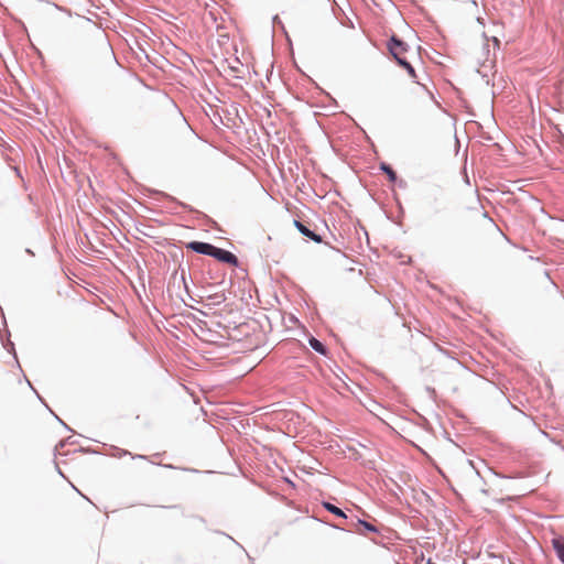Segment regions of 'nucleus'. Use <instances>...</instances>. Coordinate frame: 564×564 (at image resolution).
I'll return each mask as SVG.
<instances>
[{
    "mask_svg": "<svg viewBox=\"0 0 564 564\" xmlns=\"http://www.w3.org/2000/svg\"><path fill=\"white\" fill-rule=\"evenodd\" d=\"M186 247H187V249H191L197 253L207 254L210 257H212L214 248H215V246H213L210 243L199 242V241L188 242Z\"/></svg>",
    "mask_w": 564,
    "mask_h": 564,
    "instance_id": "nucleus-4",
    "label": "nucleus"
},
{
    "mask_svg": "<svg viewBox=\"0 0 564 564\" xmlns=\"http://www.w3.org/2000/svg\"><path fill=\"white\" fill-rule=\"evenodd\" d=\"M381 170L384 171L389 177V181L390 182H394L397 180V174L395 172L391 169V166L387 165V164H382L381 165Z\"/></svg>",
    "mask_w": 564,
    "mask_h": 564,
    "instance_id": "nucleus-10",
    "label": "nucleus"
},
{
    "mask_svg": "<svg viewBox=\"0 0 564 564\" xmlns=\"http://www.w3.org/2000/svg\"><path fill=\"white\" fill-rule=\"evenodd\" d=\"M310 346L317 352L322 354V355H325L326 354V349H325V346L316 338L312 337L310 339Z\"/></svg>",
    "mask_w": 564,
    "mask_h": 564,
    "instance_id": "nucleus-7",
    "label": "nucleus"
},
{
    "mask_svg": "<svg viewBox=\"0 0 564 564\" xmlns=\"http://www.w3.org/2000/svg\"><path fill=\"white\" fill-rule=\"evenodd\" d=\"M389 51L393 55L398 64L400 63V59H406L404 54L408 51V45L404 42L397 39L395 36H392L390 40Z\"/></svg>",
    "mask_w": 564,
    "mask_h": 564,
    "instance_id": "nucleus-2",
    "label": "nucleus"
},
{
    "mask_svg": "<svg viewBox=\"0 0 564 564\" xmlns=\"http://www.w3.org/2000/svg\"><path fill=\"white\" fill-rule=\"evenodd\" d=\"M400 66H402L403 68L406 69V72L409 73V75L415 79L416 78V74H415V70L414 68L412 67V65L406 61V59H400V63H399Z\"/></svg>",
    "mask_w": 564,
    "mask_h": 564,
    "instance_id": "nucleus-9",
    "label": "nucleus"
},
{
    "mask_svg": "<svg viewBox=\"0 0 564 564\" xmlns=\"http://www.w3.org/2000/svg\"><path fill=\"white\" fill-rule=\"evenodd\" d=\"M294 225L295 227L299 229V231L304 235L305 237L312 239L313 241L315 242H322V238L321 236L314 234L312 230H310L305 225H303L301 221L299 220H294Z\"/></svg>",
    "mask_w": 564,
    "mask_h": 564,
    "instance_id": "nucleus-5",
    "label": "nucleus"
},
{
    "mask_svg": "<svg viewBox=\"0 0 564 564\" xmlns=\"http://www.w3.org/2000/svg\"><path fill=\"white\" fill-rule=\"evenodd\" d=\"M426 564H436V563H434L431 560H429Z\"/></svg>",
    "mask_w": 564,
    "mask_h": 564,
    "instance_id": "nucleus-12",
    "label": "nucleus"
},
{
    "mask_svg": "<svg viewBox=\"0 0 564 564\" xmlns=\"http://www.w3.org/2000/svg\"><path fill=\"white\" fill-rule=\"evenodd\" d=\"M357 525L362 527L367 531L377 532V529L371 523H368L366 521L358 520Z\"/></svg>",
    "mask_w": 564,
    "mask_h": 564,
    "instance_id": "nucleus-11",
    "label": "nucleus"
},
{
    "mask_svg": "<svg viewBox=\"0 0 564 564\" xmlns=\"http://www.w3.org/2000/svg\"><path fill=\"white\" fill-rule=\"evenodd\" d=\"M324 507H325L326 510H328L333 514L346 518V514L338 507H336V506H334V505H332L329 502H324Z\"/></svg>",
    "mask_w": 564,
    "mask_h": 564,
    "instance_id": "nucleus-8",
    "label": "nucleus"
},
{
    "mask_svg": "<svg viewBox=\"0 0 564 564\" xmlns=\"http://www.w3.org/2000/svg\"><path fill=\"white\" fill-rule=\"evenodd\" d=\"M460 226L469 234L481 235L484 232H497L494 220L487 216L479 203L463 210L459 215Z\"/></svg>",
    "mask_w": 564,
    "mask_h": 564,
    "instance_id": "nucleus-1",
    "label": "nucleus"
},
{
    "mask_svg": "<svg viewBox=\"0 0 564 564\" xmlns=\"http://www.w3.org/2000/svg\"><path fill=\"white\" fill-rule=\"evenodd\" d=\"M212 257L217 259L220 262H225V263H228L231 265L238 264V259L234 253H231L230 251L217 248V247L214 248Z\"/></svg>",
    "mask_w": 564,
    "mask_h": 564,
    "instance_id": "nucleus-3",
    "label": "nucleus"
},
{
    "mask_svg": "<svg viewBox=\"0 0 564 564\" xmlns=\"http://www.w3.org/2000/svg\"><path fill=\"white\" fill-rule=\"evenodd\" d=\"M357 532L362 533V530L360 528L356 529Z\"/></svg>",
    "mask_w": 564,
    "mask_h": 564,
    "instance_id": "nucleus-13",
    "label": "nucleus"
},
{
    "mask_svg": "<svg viewBox=\"0 0 564 564\" xmlns=\"http://www.w3.org/2000/svg\"><path fill=\"white\" fill-rule=\"evenodd\" d=\"M552 544L554 550L556 551L558 558L564 563V539L555 538L552 540Z\"/></svg>",
    "mask_w": 564,
    "mask_h": 564,
    "instance_id": "nucleus-6",
    "label": "nucleus"
}]
</instances>
